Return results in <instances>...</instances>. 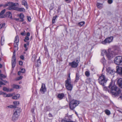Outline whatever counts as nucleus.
I'll return each mask as SVG.
<instances>
[{
	"instance_id": "nucleus-1",
	"label": "nucleus",
	"mask_w": 122,
	"mask_h": 122,
	"mask_svg": "<svg viewBox=\"0 0 122 122\" xmlns=\"http://www.w3.org/2000/svg\"><path fill=\"white\" fill-rule=\"evenodd\" d=\"M104 89L114 97H118L121 93L120 89L112 82L110 83L108 87H105Z\"/></svg>"
},
{
	"instance_id": "nucleus-2",
	"label": "nucleus",
	"mask_w": 122,
	"mask_h": 122,
	"mask_svg": "<svg viewBox=\"0 0 122 122\" xmlns=\"http://www.w3.org/2000/svg\"><path fill=\"white\" fill-rule=\"evenodd\" d=\"M108 79L105 77V76L102 74L99 76L98 79L99 83L103 86H104L107 81Z\"/></svg>"
},
{
	"instance_id": "nucleus-3",
	"label": "nucleus",
	"mask_w": 122,
	"mask_h": 122,
	"mask_svg": "<svg viewBox=\"0 0 122 122\" xmlns=\"http://www.w3.org/2000/svg\"><path fill=\"white\" fill-rule=\"evenodd\" d=\"M5 11V10L4 9L2 10L0 13V18H4L6 16L11 19L12 18V14L11 13L9 12H7L6 14L4 15Z\"/></svg>"
},
{
	"instance_id": "nucleus-4",
	"label": "nucleus",
	"mask_w": 122,
	"mask_h": 122,
	"mask_svg": "<svg viewBox=\"0 0 122 122\" xmlns=\"http://www.w3.org/2000/svg\"><path fill=\"white\" fill-rule=\"evenodd\" d=\"M70 78L69 76L67 80L65 81V86L66 89L68 90L71 91L73 87L72 85L71 84Z\"/></svg>"
},
{
	"instance_id": "nucleus-5",
	"label": "nucleus",
	"mask_w": 122,
	"mask_h": 122,
	"mask_svg": "<svg viewBox=\"0 0 122 122\" xmlns=\"http://www.w3.org/2000/svg\"><path fill=\"white\" fill-rule=\"evenodd\" d=\"M79 104V103L78 101L74 100H72L70 102V108L71 110H73Z\"/></svg>"
},
{
	"instance_id": "nucleus-6",
	"label": "nucleus",
	"mask_w": 122,
	"mask_h": 122,
	"mask_svg": "<svg viewBox=\"0 0 122 122\" xmlns=\"http://www.w3.org/2000/svg\"><path fill=\"white\" fill-rule=\"evenodd\" d=\"M114 62L116 65H122V57L118 56L115 57L114 60Z\"/></svg>"
},
{
	"instance_id": "nucleus-7",
	"label": "nucleus",
	"mask_w": 122,
	"mask_h": 122,
	"mask_svg": "<svg viewBox=\"0 0 122 122\" xmlns=\"http://www.w3.org/2000/svg\"><path fill=\"white\" fill-rule=\"evenodd\" d=\"M71 116H69L67 114L65 117L62 120V122H76L72 121L71 120Z\"/></svg>"
},
{
	"instance_id": "nucleus-8",
	"label": "nucleus",
	"mask_w": 122,
	"mask_h": 122,
	"mask_svg": "<svg viewBox=\"0 0 122 122\" xmlns=\"http://www.w3.org/2000/svg\"><path fill=\"white\" fill-rule=\"evenodd\" d=\"M114 54L113 51H111L110 49H109L106 54V56L109 60L111 59L113 57Z\"/></svg>"
},
{
	"instance_id": "nucleus-9",
	"label": "nucleus",
	"mask_w": 122,
	"mask_h": 122,
	"mask_svg": "<svg viewBox=\"0 0 122 122\" xmlns=\"http://www.w3.org/2000/svg\"><path fill=\"white\" fill-rule=\"evenodd\" d=\"M113 39V36H111L107 38L104 41L102 42V43L103 44H106L107 43H109L112 41Z\"/></svg>"
},
{
	"instance_id": "nucleus-10",
	"label": "nucleus",
	"mask_w": 122,
	"mask_h": 122,
	"mask_svg": "<svg viewBox=\"0 0 122 122\" xmlns=\"http://www.w3.org/2000/svg\"><path fill=\"white\" fill-rule=\"evenodd\" d=\"M16 64L15 54L14 52H13V56L12 58L11 64L12 68L15 67Z\"/></svg>"
},
{
	"instance_id": "nucleus-11",
	"label": "nucleus",
	"mask_w": 122,
	"mask_h": 122,
	"mask_svg": "<svg viewBox=\"0 0 122 122\" xmlns=\"http://www.w3.org/2000/svg\"><path fill=\"white\" fill-rule=\"evenodd\" d=\"M107 71L109 73L112 75L115 73V71L110 67H108L107 69Z\"/></svg>"
},
{
	"instance_id": "nucleus-12",
	"label": "nucleus",
	"mask_w": 122,
	"mask_h": 122,
	"mask_svg": "<svg viewBox=\"0 0 122 122\" xmlns=\"http://www.w3.org/2000/svg\"><path fill=\"white\" fill-rule=\"evenodd\" d=\"M69 65L71 66V67L73 68L76 67L78 66L77 63H76L75 61H73L71 62H69Z\"/></svg>"
},
{
	"instance_id": "nucleus-13",
	"label": "nucleus",
	"mask_w": 122,
	"mask_h": 122,
	"mask_svg": "<svg viewBox=\"0 0 122 122\" xmlns=\"http://www.w3.org/2000/svg\"><path fill=\"white\" fill-rule=\"evenodd\" d=\"M46 91V87L44 83H42L41 88L40 89L41 92L43 93H44Z\"/></svg>"
},
{
	"instance_id": "nucleus-14",
	"label": "nucleus",
	"mask_w": 122,
	"mask_h": 122,
	"mask_svg": "<svg viewBox=\"0 0 122 122\" xmlns=\"http://www.w3.org/2000/svg\"><path fill=\"white\" fill-rule=\"evenodd\" d=\"M19 115L16 113H14L12 117V120L14 122L17 120L18 118Z\"/></svg>"
},
{
	"instance_id": "nucleus-15",
	"label": "nucleus",
	"mask_w": 122,
	"mask_h": 122,
	"mask_svg": "<svg viewBox=\"0 0 122 122\" xmlns=\"http://www.w3.org/2000/svg\"><path fill=\"white\" fill-rule=\"evenodd\" d=\"M17 9V7L14 6L12 4V2H10V3L9 5V7H8L7 9L10 10H16Z\"/></svg>"
},
{
	"instance_id": "nucleus-16",
	"label": "nucleus",
	"mask_w": 122,
	"mask_h": 122,
	"mask_svg": "<svg viewBox=\"0 0 122 122\" xmlns=\"http://www.w3.org/2000/svg\"><path fill=\"white\" fill-rule=\"evenodd\" d=\"M116 72L121 75L122 73V68L118 66L116 67Z\"/></svg>"
},
{
	"instance_id": "nucleus-17",
	"label": "nucleus",
	"mask_w": 122,
	"mask_h": 122,
	"mask_svg": "<svg viewBox=\"0 0 122 122\" xmlns=\"http://www.w3.org/2000/svg\"><path fill=\"white\" fill-rule=\"evenodd\" d=\"M35 65L37 67L39 66L41 64V61L40 60V57L35 62Z\"/></svg>"
},
{
	"instance_id": "nucleus-18",
	"label": "nucleus",
	"mask_w": 122,
	"mask_h": 122,
	"mask_svg": "<svg viewBox=\"0 0 122 122\" xmlns=\"http://www.w3.org/2000/svg\"><path fill=\"white\" fill-rule=\"evenodd\" d=\"M64 96L65 95L64 93H61L58 94L57 97L59 100H61L63 99Z\"/></svg>"
},
{
	"instance_id": "nucleus-19",
	"label": "nucleus",
	"mask_w": 122,
	"mask_h": 122,
	"mask_svg": "<svg viewBox=\"0 0 122 122\" xmlns=\"http://www.w3.org/2000/svg\"><path fill=\"white\" fill-rule=\"evenodd\" d=\"M117 82L119 86L122 88V78L119 79Z\"/></svg>"
},
{
	"instance_id": "nucleus-20",
	"label": "nucleus",
	"mask_w": 122,
	"mask_h": 122,
	"mask_svg": "<svg viewBox=\"0 0 122 122\" xmlns=\"http://www.w3.org/2000/svg\"><path fill=\"white\" fill-rule=\"evenodd\" d=\"M20 18L21 20H19L20 22H23L24 21V19L23 18L24 17V15L23 13H20Z\"/></svg>"
},
{
	"instance_id": "nucleus-21",
	"label": "nucleus",
	"mask_w": 122,
	"mask_h": 122,
	"mask_svg": "<svg viewBox=\"0 0 122 122\" xmlns=\"http://www.w3.org/2000/svg\"><path fill=\"white\" fill-rule=\"evenodd\" d=\"M21 110L19 108L16 110L14 113L20 115V113L21 112Z\"/></svg>"
},
{
	"instance_id": "nucleus-22",
	"label": "nucleus",
	"mask_w": 122,
	"mask_h": 122,
	"mask_svg": "<svg viewBox=\"0 0 122 122\" xmlns=\"http://www.w3.org/2000/svg\"><path fill=\"white\" fill-rule=\"evenodd\" d=\"M22 4L24 5L27 8V2L25 0H23L22 1Z\"/></svg>"
},
{
	"instance_id": "nucleus-23",
	"label": "nucleus",
	"mask_w": 122,
	"mask_h": 122,
	"mask_svg": "<svg viewBox=\"0 0 122 122\" xmlns=\"http://www.w3.org/2000/svg\"><path fill=\"white\" fill-rule=\"evenodd\" d=\"M17 10L20 12L25 11V9L23 8H17V7L16 10Z\"/></svg>"
},
{
	"instance_id": "nucleus-24",
	"label": "nucleus",
	"mask_w": 122,
	"mask_h": 122,
	"mask_svg": "<svg viewBox=\"0 0 122 122\" xmlns=\"http://www.w3.org/2000/svg\"><path fill=\"white\" fill-rule=\"evenodd\" d=\"M97 7L100 9H101L102 8V4L101 3H98L97 4Z\"/></svg>"
},
{
	"instance_id": "nucleus-25",
	"label": "nucleus",
	"mask_w": 122,
	"mask_h": 122,
	"mask_svg": "<svg viewBox=\"0 0 122 122\" xmlns=\"http://www.w3.org/2000/svg\"><path fill=\"white\" fill-rule=\"evenodd\" d=\"M19 38L18 36H16L15 38L14 43L19 42Z\"/></svg>"
},
{
	"instance_id": "nucleus-26",
	"label": "nucleus",
	"mask_w": 122,
	"mask_h": 122,
	"mask_svg": "<svg viewBox=\"0 0 122 122\" xmlns=\"http://www.w3.org/2000/svg\"><path fill=\"white\" fill-rule=\"evenodd\" d=\"M79 74L78 73H76V75L75 81L77 82L79 80Z\"/></svg>"
},
{
	"instance_id": "nucleus-27",
	"label": "nucleus",
	"mask_w": 122,
	"mask_h": 122,
	"mask_svg": "<svg viewBox=\"0 0 122 122\" xmlns=\"http://www.w3.org/2000/svg\"><path fill=\"white\" fill-rule=\"evenodd\" d=\"M36 56L35 55H33L32 58L31 59L33 61L35 62L36 61Z\"/></svg>"
},
{
	"instance_id": "nucleus-28",
	"label": "nucleus",
	"mask_w": 122,
	"mask_h": 122,
	"mask_svg": "<svg viewBox=\"0 0 122 122\" xmlns=\"http://www.w3.org/2000/svg\"><path fill=\"white\" fill-rule=\"evenodd\" d=\"M5 25V23H1L0 24V29H1L2 28H4Z\"/></svg>"
},
{
	"instance_id": "nucleus-29",
	"label": "nucleus",
	"mask_w": 122,
	"mask_h": 122,
	"mask_svg": "<svg viewBox=\"0 0 122 122\" xmlns=\"http://www.w3.org/2000/svg\"><path fill=\"white\" fill-rule=\"evenodd\" d=\"M13 88L16 89H19L20 87V86L19 85L15 84H14L13 85Z\"/></svg>"
},
{
	"instance_id": "nucleus-30",
	"label": "nucleus",
	"mask_w": 122,
	"mask_h": 122,
	"mask_svg": "<svg viewBox=\"0 0 122 122\" xmlns=\"http://www.w3.org/2000/svg\"><path fill=\"white\" fill-rule=\"evenodd\" d=\"M107 52L105 50H103L102 51L101 53V54L103 56L105 54L106 55Z\"/></svg>"
},
{
	"instance_id": "nucleus-31",
	"label": "nucleus",
	"mask_w": 122,
	"mask_h": 122,
	"mask_svg": "<svg viewBox=\"0 0 122 122\" xmlns=\"http://www.w3.org/2000/svg\"><path fill=\"white\" fill-rule=\"evenodd\" d=\"M90 73L89 71H86L85 72V75L87 77H88L90 76Z\"/></svg>"
},
{
	"instance_id": "nucleus-32",
	"label": "nucleus",
	"mask_w": 122,
	"mask_h": 122,
	"mask_svg": "<svg viewBox=\"0 0 122 122\" xmlns=\"http://www.w3.org/2000/svg\"><path fill=\"white\" fill-rule=\"evenodd\" d=\"M10 2H8L6 4H5L3 5V6L4 7H5L7 6H9V5L10 3Z\"/></svg>"
},
{
	"instance_id": "nucleus-33",
	"label": "nucleus",
	"mask_w": 122,
	"mask_h": 122,
	"mask_svg": "<svg viewBox=\"0 0 122 122\" xmlns=\"http://www.w3.org/2000/svg\"><path fill=\"white\" fill-rule=\"evenodd\" d=\"M85 22L84 21H82L78 23V25L79 26H82L84 24Z\"/></svg>"
},
{
	"instance_id": "nucleus-34",
	"label": "nucleus",
	"mask_w": 122,
	"mask_h": 122,
	"mask_svg": "<svg viewBox=\"0 0 122 122\" xmlns=\"http://www.w3.org/2000/svg\"><path fill=\"white\" fill-rule=\"evenodd\" d=\"M7 107L10 108H16V106L15 105H11L8 106Z\"/></svg>"
},
{
	"instance_id": "nucleus-35",
	"label": "nucleus",
	"mask_w": 122,
	"mask_h": 122,
	"mask_svg": "<svg viewBox=\"0 0 122 122\" xmlns=\"http://www.w3.org/2000/svg\"><path fill=\"white\" fill-rule=\"evenodd\" d=\"M3 89V90L5 91L9 92V89L5 87H4Z\"/></svg>"
},
{
	"instance_id": "nucleus-36",
	"label": "nucleus",
	"mask_w": 122,
	"mask_h": 122,
	"mask_svg": "<svg viewBox=\"0 0 122 122\" xmlns=\"http://www.w3.org/2000/svg\"><path fill=\"white\" fill-rule=\"evenodd\" d=\"M107 115H109L110 114V111L107 110H106L105 111Z\"/></svg>"
},
{
	"instance_id": "nucleus-37",
	"label": "nucleus",
	"mask_w": 122,
	"mask_h": 122,
	"mask_svg": "<svg viewBox=\"0 0 122 122\" xmlns=\"http://www.w3.org/2000/svg\"><path fill=\"white\" fill-rule=\"evenodd\" d=\"M57 17V16L56 15L55 16L53 17L52 20V22L53 23H55V20Z\"/></svg>"
},
{
	"instance_id": "nucleus-38",
	"label": "nucleus",
	"mask_w": 122,
	"mask_h": 122,
	"mask_svg": "<svg viewBox=\"0 0 122 122\" xmlns=\"http://www.w3.org/2000/svg\"><path fill=\"white\" fill-rule=\"evenodd\" d=\"M0 76L1 77L3 78H5L6 77V76L2 74H0Z\"/></svg>"
},
{
	"instance_id": "nucleus-39",
	"label": "nucleus",
	"mask_w": 122,
	"mask_h": 122,
	"mask_svg": "<svg viewBox=\"0 0 122 122\" xmlns=\"http://www.w3.org/2000/svg\"><path fill=\"white\" fill-rule=\"evenodd\" d=\"M13 103L15 105H18L19 104V102H14Z\"/></svg>"
},
{
	"instance_id": "nucleus-40",
	"label": "nucleus",
	"mask_w": 122,
	"mask_h": 122,
	"mask_svg": "<svg viewBox=\"0 0 122 122\" xmlns=\"http://www.w3.org/2000/svg\"><path fill=\"white\" fill-rule=\"evenodd\" d=\"M29 40V38L28 37L26 36L25 37L24 41L25 42H27V41L28 40Z\"/></svg>"
},
{
	"instance_id": "nucleus-41",
	"label": "nucleus",
	"mask_w": 122,
	"mask_h": 122,
	"mask_svg": "<svg viewBox=\"0 0 122 122\" xmlns=\"http://www.w3.org/2000/svg\"><path fill=\"white\" fill-rule=\"evenodd\" d=\"M18 42L14 43V45L15 47H18Z\"/></svg>"
},
{
	"instance_id": "nucleus-42",
	"label": "nucleus",
	"mask_w": 122,
	"mask_h": 122,
	"mask_svg": "<svg viewBox=\"0 0 122 122\" xmlns=\"http://www.w3.org/2000/svg\"><path fill=\"white\" fill-rule=\"evenodd\" d=\"M25 69H21L20 71L22 73H24L25 72Z\"/></svg>"
},
{
	"instance_id": "nucleus-43",
	"label": "nucleus",
	"mask_w": 122,
	"mask_h": 122,
	"mask_svg": "<svg viewBox=\"0 0 122 122\" xmlns=\"http://www.w3.org/2000/svg\"><path fill=\"white\" fill-rule=\"evenodd\" d=\"M12 5H13L14 6H15L17 5H18V4L17 3H13L12 2Z\"/></svg>"
},
{
	"instance_id": "nucleus-44",
	"label": "nucleus",
	"mask_w": 122,
	"mask_h": 122,
	"mask_svg": "<svg viewBox=\"0 0 122 122\" xmlns=\"http://www.w3.org/2000/svg\"><path fill=\"white\" fill-rule=\"evenodd\" d=\"M106 60L104 57H103L101 60V61L102 63H104L105 61Z\"/></svg>"
},
{
	"instance_id": "nucleus-45",
	"label": "nucleus",
	"mask_w": 122,
	"mask_h": 122,
	"mask_svg": "<svg viewBox=\"0 0 122 122\" xmlns=\"http://www.w3.org/2000/svg\"><path fill=\"white\" fill-rule=\"evenodd\" d=\"M91 81L90 79V78L87 79L86 80V82L87 83H90Z\"/></svg>"
},
{
	"instance_id": "nucleus-46",
	"label": "nucleus",
	"mask_w": 122,
	"mask_h": 122,
	"mask_svg": "<svg viewBox=\"0 0 122 122\" xmlns=\"http://www.w3.org/2000/svg\"><path fill=\"white\" fill-rule=\"evenodd\" d=\"M18 97L16 96H14L12 97V98L14 99H16L19 98V96H18Z\"/></svg>"
},
{
	"instance_id": "nucleus-47",
	"label": "nucleus",
	"mask_w": 122,
	"mask_h": 122,
	"mask_svg": "<svg viewBox=\"0 0 122 122\" xmlns=\"http://www.w3.org/2000/svg\"><path fill=\"white\" fill-rule=\"evenodd\" d=\"M12 94H6V97H9L12 96Z\"/></svg>"
},
{
	"instance_id": "nucleus-48",
	"label": "nucleus",
	"mask_w": 122,
	"mask_h": 122,
	"mask_svg": "<svg viewBox=\"0 0 122 122\" xmlns=\"http://www.w3.org/2000/svg\"><path fill=\"white\" fill-rule=\"evenodd\" d=\"M108 3L111 4L112 2L113 1L112 0H108Z\"/></svg>"
},
{
	"instance_id": "nucleus-49",
	"label": "nucleus",
	"mask_w": 122,
	"mask_h": 122,
	"mask_svg": "<svg viewBox=\"0 0 122 122\" xmlns=\"http://www.w3.org/2000/svg\"><path fill=\"white\" fill-rule=\"evenodd\" d=\"M27 19L29 21H31V18L30 17L27 16Z\"/></svg>"
},
{
	"instance_id": "nucleus-50",
	"label": "nucleus",
	"mask_w": 122,
	"mask_h": 122,
	"mask_svg": "<svg viewBox=\"0 0 122 122\" xmlns=\"http://www.w3.org/2000/svg\"><path fill=\"white\" fill-rule=\"evenodd\" d=\"M27 45L26 44H24V46L25 48V51H26L27 50Z\"/></svg>"
},
{
	"instance_id": "nucleus-51",
	"label": "nucleus",
	"mask_w": 122,
	"mask_h": 122,
	"mask_svg": "<svg viewBox=\"0 0 122 122\" xmlns=\"http://www.w3.org/2000/svg\"><path fill=\"white\" fill-rule=\"evenodd\" d=\"M20 58L22 60H24V56L22 55L21 56H20Z\"/></svg>"
},
{
	"instance_id": "nucleus-52",
	"label": "nucleus",
	"mask_w": 122,
	"mask_h": 122,
	"mask_svg": "<svg viewBox=\"0 0 122 122\" xmlns=\"http://www.w3.org/2000/svg\"><path fill=\"white\" fill-rule=\"evenodd\" d=\"M22 78V76H19L18 77L17 79L18 80H20Z\"/></svg>"
},
{
	"instance_id": "nucleus-53",
	"label": "nucleus",
	"mask_w": 122,
	"mask_h": 122,
	"mask_svg": "<svg viewBox=\"0 0 122 122\" xmlns=\"http://www.w3.org/2000/svg\"><path fill=\"white\" fill-rule=\"evenodd\" d=\"M5 94V93L4 92L2 91H0V95H4Z\"/></svg>"
},
{
	"instance_id": "nucleus-54",
	"label": "nucleus",
	"mask_w": 122,
	"mask_h": 122,
	"mask_svg": "<svg viewBox=\"0 0 122 122\" xmlns=\"http://www.w3.org/2000/svg\"><path fill=\"white\" fill-rule=\"evenodd\" d=\"M19 64L20 65H22L23 64V62L21 61H20L19 62Z\"/></svg>"
},
{
	"instance_id": "nucleus-55",
	"label": "nucleus",
	"mask_w": 122,
	"mask_h": 122,
	"mask_svg": "<svg viewBox=\"0 0 122 122\" xmlns=\"http://www.w3.org/2000/svg\"><path fill=\"white\" fill-rule=\"evenodd\" d=\"M53 8V6H52L51 5V6L50 7V10H52Z\"/></svg>"
},
{
	"instance_id": "nucleus-56",
	"label": "nucleus",
	"mask_w": 122,
	"mask_h": 122,
	"mask_svg": "<svg viewBox=\"0 0 122 122\" xmlns=\"http://www.w3.org/2000/svg\"><path fill=\"white\" fill-rule=\"evenodd\" d=\"M2 82L1 81H0V87H1V85H2Z\"/></svg>"
},
{
	"instance_id": "nucleus-57",
	"label": "nucleus",
	"mask_w": 122,
	"mask_h": 122,
	"mask_svg": "<svg viewBox=\"0 0 122 122\" xmlns=\"http://www.w3.org/2000/svg\"><path fill=\"white\" fill-rule=\"evenodd\" d=\"M30 33L29 32H28L27 33L26 36H30Z\"/></svg>"
},
{
	"instance_id": "nucleus-58",
	"label": "nucleus",
	"mask_w": 122,
	"mask_h": 122,
	"mask_svg": "<svg viewBox=\"0 0 122 122\" xmlns=\"http://www.w3.org/2000/svg\"><path fill=\"white\" fill-rule=\"evenodd\" d=\"M21 72L20 71H19L18 72V75H20L21 74Z\"/></svg>"
},
{
	"instance_id": "nucleus-59",
	"label": "nucleus",
	"mask_w": 122,
	"mask_h": 122,
	"mask_svg": "<svg viewBox=\"0 0 122 122\" xmlns=\"http://www.w3.org/2000/svg\"><path fill=\"white\" fill-rule=\"evenodd\" d=\"M68 97L69 100H70L71 99V96L70 95H69V94H68Z\"/></svg>"
},
{
	"instance_id": "nucleus-60",
	"label": "nucleus",
	"mask_w": 122,
	"mask_h": 122,
	"mask_svg": "<svg viewBox=\"0 0 122 122\" xmlns=\"http://www.w3.org/2000/svg\"><path fill=\"white\" fill-rule=\"evenodd\" d=\"M3 81L5 83H8V82L6 81L5 80H4Z\"/></svg>"
},
{
	"instance_id": "nucleus-61",
	"label": "nucleus",
	"mask_w": 122,
	"mask_h": 122,
	"mask_svg": "<svg viewBox=\"0 0 122 122\" xmlns=\"http://www.w3.org/2000/svg\"><path fill=\"white\" fill-rule=\"evenodd\" d=\"M76 63H77L78 64H78L79 62V61L78 60H77V59H76Z\"/></svg>"
},
{
	"instance_id": "nucleus-62",
	"label": "nucleus",
	"mask_w": 122,
	"mask_h": 122,
	"mask_svg": "<svg viewBox=\"0 0 122 122\" xmlns=\"http://www.w3.org/2000/svg\"><path fill=\"white\" fill-rule=\"evenodd\" d=\"M26 42V44L28 46L29 44V42L28 41H27Z\"/></svg>"
},
{
	"instance_id": "nucleus-63",
	"label": "nucleus",
	"mask_w": 122,
	"mask_h": 122,
	"mask_svg": "<svg viewBox=\"0 0 122 122\" xmlns=\"http://www.w3.org/2000/svg\"><path fill=\"white\" fill-rule=\"evenodd\" d=\"M15 20L17 21H19V18H15Z\"/></svg>"
},
{
	"instance_id": "nucleus-64",
	"label": "nucleus",
	"mask_w": 122,
	"mask_h": 122,
	"mask_svg": "<svg viewBox=\"0 0 122 122\" xmlns=\"http://www.w3.org/2000/svg\"><path fill=\"white\" fill-rule=\"evenodd\" d=\"M49 116L50 117H52V114L51 113H49Z\"/></svg>"
}]
</instances>
